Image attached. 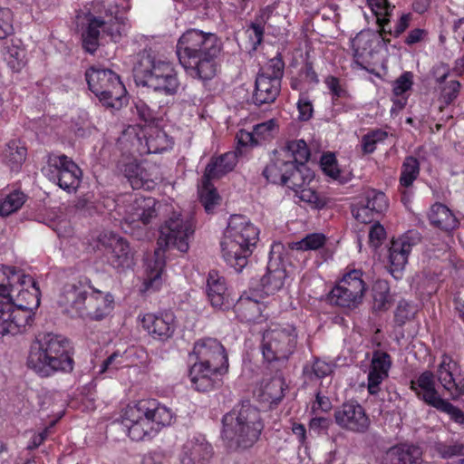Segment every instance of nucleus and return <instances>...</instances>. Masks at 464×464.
<instances>
[{"mask_svg": "<svg viewBox=\"0 0 464 464\" xmlns=\"http://www.w3.org/2000/svg\"><path fill=\"white\" fill-rule=\"evenodd\" d=\"M285 277L286 274L284 268L277 266L272 269L271 266H268L266 274L260 280L263 291L266 295H274L283 287Z\"/></svg>", "mask_w": 464, "mask_h": 464, "instance_id": "39", "label": "nucleus"}, {"mask_svg": "<svg viewBox=\"0 0 464 464\" xmlns=\"http://www.w3.org/2000/svg\"><path fill=\"white\" fill-rule=\"evenodd\" d=\"M422 451L420 448L400 444L388 449L381 457L380 464H421Z\"/></svg>", "mask_w": 464, "mask_h": 464, "instance_id": "27", "label": "nucleus"}, {"mask_svg": "<svg viewBox=\"0 0 464 464\" xmlns=\"http://www.w3.org/2000/svg\"><path fill=\"white\" fill-rule=\"evenodd\" d=\"M385 238L386 231L384 227L379 222L374 223L369 231V244L372 247L378 248Z\"/></svg>", "mask_w": 464, "mask_h": 464, "instance_id": "58", "label": "nucleus"}, {"mask_svg": "<svg viewBox=\"0 0 464 464\" xmlns=\"http://www.w3.org/2000/svg\"><path fill=\"white\" fill-rule=\"evenodd\" d=\"M139 318L142 328L155 340L167 341L175 333L176 321L171 312L160 314L148 313L139 316Z\"/></svg>", "mask_w": 464, "mask_h": 464, "instance_id": "20", "label": "nucleus"}, {"mask_svg": "<svg viewBox=\"0 0 464 464\" xmlns=\"http://www.w3.org/2000/svg\"><path fill=\"white\" fill-rule=\"evenodd\" d=\"M376 214L365 203H360L353 208V216L358 221L367 224L374 219Z\"/></svg>", "mask_w": 464, "mask_h": 464, "instance_id": "61", "label": "nucleus"}, {"mask_svg": "<svg viewBox=\"0 0 464 464\" xmlns=\"http://www.w3.org/2000/svg\"><path fill=\"white\" fill-rule=\"evenodd\" d=\"M25 202V195L14 191L0 198V216L6 217L17 211Z\"/></svg>", "mask_w": 464, "mask_h": 464, "instance_id": "45", "label": "nucleus"}, {"mask_svg": "<svg viewBox=\"0 0 464 464\" xmlns=\"http://www.w3.org/2000/svg\"><path fill=\"white\" fill-rule=\"evenodd\" d=\"M461 84L458 81L449 82L442 89L440 99L442 102L449 105L453 102L459 96Z\"/></svg>", "mask_w": 464, "mask_h": 464, "instance_id": "54", "label": "nucleus"}, {"mask_svg": "<svg viewBox=\"0 0 464 464\" xmlns=\"http://www.w3.org/2000/svg\"><path fill=\"white\" fill-rule=\"evenodd\" d=\"M368 5L376 16H390L394 5H391L388 0H366Z\"/></svg>", "mask_w": 464, "mask_h": 464, "instance_id": "57", "label": "nucleus"}, {"mask_svg": "<svg viewBox=\"0 0 464 464\" xmlns=\"http://www.w3.org/2000/svg\"><path fill=\"white\" fill-rule=\"evenodd\" d=\"M436 409L449 414L454 421L459 424H464V411L455 407L447 400L444 399L443 401H440Z\"/></svg>", "mask_w": 464, "mask_h": 464, "instance_id": "55", "label": "nucleus"}, {"mask_svg": "<svg viewBox=\"0 0 464 464\" xmlns=\"http://www.w3.org/2000/svg\"><path fill=\"white\" fill-rule=\"evenodd\" d=\"M297 343L296 329L292 324L276 326L266 331L261 344L267 362H285L294 353Z\"/></svg>", "mask_w": 464, "mask_h": 464, "instance_id": "11", "label": "nucleus"}, {"mask_svg": "<svg viewBox=\"0 0 464 464\" xmlns=\"http://www.w3.org/2000/svg\"><path fill=\"white\" fill-rule=\"evenodd\" d=\"M27 365L42 377L72 371L73 359L68 340L53 333L40 334L31 345Z\"/></svg>", "mask_w": 464, "mask_h": 464, "instance_id": "5", "label": "nucleus"}, {"mask_svg": "<svg viewBox=\"0 0 464 464\" xmlns=\"http://www.w3.org/2000/svg\"><path fill=\"white\" fill-rule=\"evenodd\" d=\"M237 162V154L232 151L213 157L207 165L203 177L205 179H219L232 171Z\"/></svg>", "mask_w": 464, "mask_h": 464, "instance_id": "31", "label": "nucleus"}, {"mask_svg": "<svg viewBox=\"0 0 464 464\" xmlns=\"http://www.w3.org/2000/svg\"><path fill=\"white\" fill-rule=\"evenodd\" d=\"M218 373L222 372L195 362L189 370L188 377L195 390L208 392L217 384Z\"/></svg>", "mask_w": 464, "mask_h": 464, "instance_id": "30", "label": "nucleus"}, {"mask_svg": "<svg viewBox=\"0 0 464 464\" xmlns=\"http://www.w3.org/2000/svg\"><path fill=\"white\" fill-rule=\"evenodd\" d=\"M49 179L67 192H73L81 183V169L66 155L52 154L48 158Z\"/></svg>", "mask_w": 464, "mask_h": 464, "instance_id": "14", "label": "nucleus"}, {"mask_svg": "<svg viewBox=\"0 0 464 464\" xmlns=\"http://www.w3.org/2000/svg\"><path fill=\"white\" fill-rule=\"evenodd\" d=\"M259 229L245 216L232 215L220 242L221 255L227 266L241 272L248 264L258 241Z\"/></svg>", "mask_w": 464, "mask_h": 464, "instance_id": "6", "label": "nucleus"}, {"mask_svg": "<svg viewBox=\"0 0 464 464\" xmlns=\"http://www.w3.org/2000/svg\"><path fill=\"white\" fill-rule=\"evenodd\" d=\"M207 294L213 307L227 309L232 304L226 280L216 271H210L207 280Z\"/></svg>", "mask_w": 464, "mask_h": 464, "instance_id": "28", "label": "nucleus"}, {"mask_svg": "<svg viewBox=\"0 0 464 464\" xmlns=\"http://www.w3.org/2000/svg\"><path fill=\"white\" fill-rule=\"evenodd\" d=\"M113 296L110 293H104L92 289L87 291L80 318L100 321L107 316L113 308Z\"/></svg>", "mask_w": 464, "mask_h": 464, "instance_id": "22", "label": "nucleus"}, {"mask_svg": "<svg viewBox=\"0 0 464 464\" xmlns=\"http://www.w3.org/2000/svg\"><path fill=\"white\" fill-rule=\"evenodd\" d=\"M174 417L172 410L155 399L140 400L129 404L122 415V424L132 440H141L169 426Z\"/></svg>", "mask_w": 464, "mask_h": 464, "instance_id": "7", "label": "nucleus"}, {"mask_svg": "<svg viewBox=\"0 0 464 464\" xmlns=\"http://www.w3.org/2000/svg\"><path fill=\"white\" fill-rule=\"evenodd\" d=\"M334 369V364L332 362H327L319 358H314V362L311 364H306L303 372L304 375L309 380H318L324 378L330 375Z\"/></svg>", "mask_w": 464, "mask_h": 464, "instance_id": "43", "label": "nucleus"}, {"mask_svg": "<svg viewBox=\"0 0 464 464\" xmlns=\"http://www.w3.org/2000/svg\"><path fill=\"white\" fill-rule=\"evenodd\" d=\"M134 109L135 111H133V112L145 122H151L156 119L155 110L150 108L143 101H138L135 102Z\"/></svg>", "mask_w": 464, "mask_h": 464, "instance_id": "62", "label": "nucleus"}, {"mask_svg": "<svg viewBox=\"0 0 464 464\" xmlns=\"http://www.w3.org/2000/svg\"><path fill=\"white\" fill-rule=\"evenodd\" d=\"M192 354L196 363L226 372L228 368V358L222 343L214 338H203L197 341Z\"/></svg>", "mask_w": 464, "mask_h": 464, "instance_id": "15", "label": "nucleus"}, {"mask_svg": "<svg viewBox=\"0 0 464 464\" xmlns=\"http://www.w3.org/2000/svg\"><path fill=\"white\" fill-rule=\"evenodd\" d=\"M13 14L7 8H0V39L13 34Z\"/></svg>", "mask_w": 464, "mask_h": 464, "instance_id": "52", "label": "nucleus"}, {"mask_svg": "<svg viewBox=\"0 0 464 464\" xmlns=\"http://www.w3.org/2000/svg\"><path fill=\"white\" fill-rule=\"evenodd\" d=\"M435 377L451 400H458L464 394V378L459 364L448 354H443L436 374L424 371L416 380L411 381V389L428 405L436 408L444 400L435 387Z\"/></svg>", "mask_w": 464, "mask_h": 464, "instance_id": "3", "label": "nucleus"}, {"mask_svg": "<svg viewBox=\"0 0 464 464\" xmlns=\"http://www.w3.org/2000/svg\"><path fill=\"white\" fill-rule=\"evenodd\" d=\"M86 30L82 34V46L90 53H93L99 45V36L101 29L103 31L108 22H105V17L100 15L91 16Z\"/></svg>", "mask_w": 464, "mask_h": 464, "instance_id": "36", "label": "nucleus"}, {"mask_svg": "<svg viewBox=\"0 0 464 464\" xmlns=\"http://www.w3.org/2000/svg\"><path fill=\"white\" fill-rule=\"evenodd\" d=\"M200 202L207 213H212L215 207L219 204V196L211 183V179H202V186L198 188Z\"/></svg>", "mask_w": 464, "mask_h": 464, "instance_id": "41", "label": "nucleus"}, {"mask_svg": "<svg viewBox=\"0 0 464 464\" xmlns=\"http://www.w3.org/2000/svg\"><path fill=\"white\" fill-rule=\"evenodd\" d=\"M129 144L130 143H127V147L121 145L122 149H127L131 155V157H127L119 162L121 171L128 179L132 188L150 189L153 188L154 180L152 178H150L145 169L140 166L138 160L135 159L136 154L130 152Z\"/></svg>", "mask_w": 464, "mask_h": 464, "instance_id": "25", "label": "nucleus"}, {"mask_svg": "<svg viewBox=\"0 0 464 464\" xmlns=\"http://www.w3.org/2000/svg\"><path fill=\"white\" fill-rule=\"evenodd\" d=\"M365 204L375 213L380 214L388 208L386 196L383 192L370 189L365 193Z\"/></svg>", "mask_w": 464, "mask_h": 464, "instance_id": "49", "label": "nucleus"}, {"mask_svg": "<svg viewBox=\"0 0 464 464\" xmlns=\"http://www.w3.org/2000/svg\"><path fill=\"white\" fill-rule=\"evenodd\" d=\"M99 240L111 266L120 270L130 268L133 266L134 254L125 238L109 232L101 235Z\"/></svg>", "mask_w": 464, "mask_h": 464, "instance_id": "16", "label": "nucleus"}, {"mask_svg": "<svg viewBox=\"0 0 464 464\" xmlns=\"http://www.w3.org/2000/svg\"><path fill=\"white\" fill-rule=\"evenodd\" d=\"M222 439L234 450L252 448L260 439L265 424L260 411L243 401L222 418Z\"/></svg>", "mask_w": 464, "mask_h": 464, "instance_id": "4", "label": "nucleus"}, {"mask_svg": "<svg viewBox=\"0 0 464 464\" xmlns=\"http://www.w3.org/2000/svg\"><path fill=\"white\" fill-rule=\"evenodd\" d=\"M85 78L89 89L104 106L119 110L127 102L125 86L111 70L92 67Z\"/></svg>", "mask_w": 464, "mask_h": 464, "instance_id": "9", "label": "nucleus"}, {"mask_svg": "<svg viewBox=\"0 0 464 464\" xmlns=\"http://www.w3.org/2000/svg\"><path fill=\"white\" fill-rule=\"evenodd\" d=\"M284 159H287L292 164L304 167L310 158V150L304 140H290L279 152Z\"/></svg>", "mask_w": 464, "mask_h": 464, "instance_id": "35", "label": "nucleus"}, {"mask_svg": "<svg viewBox=\"0 0 464 464\" xmlns=\"http://www.w3.org/2000/svg\"><path fill=\"white\" fill-rule=\"evenodd\" d=\"M430 224L444 231H451L459 227V220L444 204L435 203L428 214Z\"/></svg>", "mask_w": 464, "mask_h": 464, "instance_id": "32", "label": "nucleus"}, {"mask_svg": "<svg viewBox=\"0 0 464 464\" xmlns=\"http://www.w3.org/2000/svg\"><path fill=\"white\" fill-rule=\"evenodd\" d=\"M165 266L164 251L161 248L155 250L154 258L148 262L144 287L146 291L158 290L162 283L161 275Z\"/></svg>", "mask_w": 464, "mask_h": 464, "instance_id": "33", "label": "nucleus"}, {"mask_svg": "<svg viewBox=\"0 0 464 464\" xmlns=\"http://www.w3.org/2000/svg\"><path fill=\"white\" fill-rule=\"evenodd\" d=\"M134 79L138 85L173 95L178 92L179 82L173 65L167 61L142 53L133 68Z\"/></svg>", "mask_w": 464, "mask_h": 464, "instance_id": "8", "label": "nucleus"}, {"mask_svg": "<svg viewBox=\"0 0 464 464\" xmlns=\"http://www.w3.org/2000/svg\"><path fill=\"white\" fill-rule=\"evenodd\" d=\"M278 152V154L266 165L263 170L264 177L274 184L285 182L288 169H293V164Z\"/></svg>", "mask_w": 464, "mask_h": 464, "instance_id": "37", "label": "nucleus"}, {"mask_svg": "<svg viewBox=\"0 0 464 464\" xmlns=\"http://www.w3.org/2000/svg\"><path fill=\"white\" fill-rule=\"evenodd\" d=\"M335 423L343 430L354 433L366 432L371 420L364 408L357 401H347L334 413Z\"/></svg>", "mask_w": 464, "mask_h": 464, "instance_id": "17", "label": "nucleus"}, {"mask_svg": "<svg viewBox=\"0 0 464 464\" xmlns=\"http://www.w3.org/2000/svg\"><path fill=\"white\" fill-rule=\"evenodd\" d=\"M221 44L216 34L197 29L186 31L177 44V55L188 74L203 81L212 79L218 69Z\"/></svg>", "mask_w": 464, "mask_h": 464, "instance_id": "2", "label": "nucleus"}, {"mask_svg": "<svg viewBox=\"0 0 464 464\" xmlns=\"http://www.w3.org/2000/svg\"><path fill=\"white\" fill-rule=\"evenodd\" d=\"M286 384L280 376L273 377L263 388V394L266 401L277 404L285 396Z\"/></svg>", "mask_w": 464, "mask_h": 464, "instance_id": "44", "label": "nucleus"}, {"mask_svg": "<svg viewBox=\"0 0 464 464\" xmlns=\"http://www.w3.org/2000/svg\"><path fill=\"white\" fill-rule=\"evenodd\" d=\"M366 290L363 272L361 269L347 268L331 290L328 299L331 304L337 306L354 309L362 303Z\"/></svg>", "mask_w": 464, "mask_h": 464, "instance_id": "12", "label": "nucleus"}, {"mask_svg": "<svg viewBox=\"0 0 464 464\" xmlns=\"http://www.w3.org/2000/svg\"><path fill=\"white\" fill-rule=\"evenodd\" d=\"M392 304L390 286L385 280H377L372 286V309L375 312L386 311Z\"/></svg>", "mask_w": 464, "mask_h": 464, "instance_id": "40", "label": "nucleus"}, {"mask_svg": "<svg viewBox=\"0 0 464 464\" xmlns=\"http://www.w3.org/2000/svg\"><path fill=\"white\" fill-rule=\"evenodd\" d=\"M299 112L298 119L301 121H308L312 118L314 108L312 102L304 94H300L296 103Z\"/></svg>", "mask_w": 464, "mask_h": 464, "instance_id": "60", "label": "nucleus"}, {"mask_svg": "<svg viewBox=\"0 0 464 464\" xmlns=\"http://www.w3.org/2000/svg\"><path fill=\"white\" fill-rule=\"evenodd\" d=\"M278 130L275 119L256 124L252 131L239 130L237 133V140L241 146H257L271 140Z\"/></svg>", "mask_w": 464, "mask_h": 464, "instance_id": "26", "label": "nucleus"}, {"mask_svg": "<svg viewBox=\"0 0 464 464\" xmlns=\"http://www.w3.org/2000/svg\"><path fill=\"white\" fill-rule=\"evenodd\" d=\"M284 62L281 58L276 57L269 61L266 68L262 74H268L269 78H277L278 82H281V79L284 74Z\"/></svg>", "mask_w": 464, "mask_h": 464, "instance_id": "59", "label": "nucleus"}, {"mask_svg": "<svg viewBox=\"0 0 464 464\" xmlns=\"http://www.w3.org/2000/svg\"><path fill=\"white\" fill-rule=\"evenodd\" d=\"M281 89V82L277 78H269L268 74L259 73L256 79V87L253 95L254 103L262 105L276 101Z\"/></svg>", "mask_w": 464, "mask_h": 464, "instance_id": "29", "label": "nucleus"}, {"mask_svg": "<svg viewBox=\"0 0 464 464\" xmlns=\"http://www.w3.org/2000/svg\"><path fill=\"white\" fill-rule=\"evenodd\" d=\"M391 366V356L387 353L382 351L373 353L367 377V390L371 395L379 393L380 385L388 377Z\"/></svg>", "mask_w": 464, "mask_h": 464, "instance_id": "24", "label": "nucleus"}, {"mask_svg": "<svg viewBox=\"0 0 464 464\" xmlns=\"http://www.w3.org/2000/svg\"><path fill=\"white\" fill-rule=\"evenodd\" d=\"M40 304L34 279L22 270L0 265V337L24 331Z\"/></svg>", "mask_w": 464, "mask_h": 464, "instance_id": "1", "label": "nucleus"}, {"mask_svg": "<svg viewBox=\"0 0 464 464\" xmlns=\"http://www.w3.org/2000/svg\"><path fill=\"white\" fill-rule=\"evenodd\" d=\"M130 143V150L132 154L146 155L161 153L173 145L172 139L157 127H149L139 130L136 127H129L119 138V144L127 147Z\"/></svg>", "mask_w": 464, "mask_h": 464, "instance_id": "10", "label": "nucleus"}, {"mask_svg": "<svg viewBox=\"0 0 464 464\" xmlns=\"http://www.w3.org/2000/svg\"><path fill=\"white\" fill-rule=\"evenodd\" d=\"M321 167L324 172L333 178L337 179L340 171L336 167V160L333 154L324 155L321 159Z\"/></svg>", "mask_w": 464, "mask_h": 464, "instance_id": "63", "label": "nucleus"}, {"mask_svg": "<svg viewBox=\"0 0 464 464\" xmlns=\"http://www.w3.org/2000/svg\"><path fill=\"white\" fill-rule=\"evenodd\" d=\"M263 304L256 299L242 295L235 304L237 317L243 322H255L262 315Z\"/></svg>", "mask_w": 464, "mask_h": 464, "instance_id": "34", "label": "nucleus"}, {"mask_svg": "<svg viewBox=\"0 0 464 464\" xmlns=\"http://www.w3.org/2000/svg\"><path fill=\"white\" fill-rule=\"evenodd\" d=\"M158 202L152 197L136 196L125 207L123 219L126 223L138 227L139 223L149 224L157 217Z\"/></svg>", "mask_w": 464, "mask_h": 464, "instance_id": "21", "label": "nucleus"}, {"mask_svg": "<svg viewBox=\"0 0 464 464\" xmlns=\"http://www.w3.org/2000/svg\"><path fill=\"white\" fill-rule=\"evenodd\" d=\"M116 7L111 6L105 10V22L108 24L103 26V34L111 37V41H120L121 35L125 34L126 24L123 17H120L114 14Z\"/></svg>", "mask_w": 464, "mask_h": 464, "instance_id": "38", "label": "nucleus"}, {"mask_svg": "<svg viewBox=\"0 0 464 464\" xmlns=\"http://www.w3.org/2000/svg\"><path fill=\"white\" fill-rule=\"evenodd\" d=\"M420 241L419 233L408 231L397 239L392 240L389 249L390 272L395 278L401 277L404 269L409 254L413 246Z\"/></svg>", "mask_w": 464, "mask_h": 464, "instance_id": "19", "label": "nucleus"}, {"mask_svg": "<svg viewBox=\"0 0 464 464\" xmlns=\"http://www.w3.org/2000/svg\"><path fill=\"white\" fill-rule=\"evenodd\" d=\"M414 314V308L406 301H400L395 311V321L399 325H402L410 320Z\"/></svg>", "mask_w": 464, "mask_h": 464, "instance_id": "56", "label": "nucleus"}, {"mask_svg": "<svg viewBox=\"0 0 464 464\" xmlns=\"http://www.w3.org/2000/svg\"><path fill=\"white\" fill-rule=\"evenodd\" d=\"M195 231L194 220L189 216L174 213L160 227L158 244L167 247H174L180 252H187L189 247V240Z\"/></svg>", "mask_w": 464, "mask_h": 464, "instance_id": "13", "label": "nucleus"}, {"mask_svg": "<svg viewBox=\"0 0 464 464\" xmlns=\"http://www.w3.org/2000/svg\"><path fill=\"white\" fill-rule=\"evenodd\" d=\"M434 450L443 459L464 456V444L459 441H438Z\"/></svg>", "mask_w": 464, "mask_h": 464, "instance_id": "48", "label": "nucleus"}, {"mask_svg": "<svg viewBox=\"0 0 464 464\" xmlns=\"http://www.w3.org/2000/svg\"><path fill=\"white\" fill-rule=\"evenodd\" d=\"M325 236L322 233H313L307 235L300 241L293 242L290 246L292 249L307 251L316 250L322 247L325 243Z\"/></svg>", "mask_w": 464, "mask_h": 464, "instance_id": "47", "label": "nucleus"}, {"mask_svg": "<svg viewBox=\"0 0 464 464\" xmlns=\"http://www.w3.org/2000/svg\"><path fill=\"white\" fill-rule=\"evenodd\" d=\"M420 175V162L413 156H408L401 168L400 184L402 187H411Z\"/></svg>", "mask_w": 464, "mask_h": 464, "instance_id": "42", "label": "nucleus"}, {"mask_svg": "<svg viewBox=\"0 0 464 464\" xmlns=\"http://www.w3.org/2000/svg\"><path fill=\"white\" fill-rule=\"evenodd\" d=\"M91 286L81 281L65 284L57 296V304L63 314L72 318H80L87 295Z\"/></svg>", "mask_w": 464, "mask_h": 464, "instance_id": "18", "label": "nucleus"}, {"mask_svg": "<svg viewBox=\"0 0 464 464\" xmlns=\"http://www.w3.org/2000/svg\"><path fill=\"white\" fill-rule=\"evenodd\" d=\"M412 85V73L406 72L401 74L393 84V92L395 95H401L411 89Z\"/></svg>", "mask_w": 464, "mask_h": 464, "instance_id": "64", "label": "nucleus"}, {"mask_svg": "<svg viewBox=\"0 0 464 464\" xmlns=\"http://www.w3.org/2000/svg\"><path fill=\"white\" fill-rule=\"evenodd\" d=\"M325 84L332 94V99L334 102L339 98L349 97L347 90L341 84V82L338 78L334 76H328L325 79Z\"/></svg>", "mask_w": 464, "mask_h": 464, "instance_id": "53", "label": "nucleus"}, {"mask_svg": "<svg viewBox=\"0 0 464 464\" xmlns=\"http://www.w3.org/2000/svg\"><path fill=\"white\" fill-rule=\"evenodd\" d=\"M5 158L10 169L17 170L26 159V149L12 141L5 150Z\"/></svg>", "mask_w": 464, "mask_h": 464, "instance_id": "46", "label": "nucleus"}, {"mask_svg": "<svg viewBox=\"0 0 464 464\" xmlns=\"http://www.w3.org/2000/svg\"><path fill=\"white\" fill-rule=\"evenodd\" d=\"M300 167L301 166L293 164V169H288L287 174L285 176V182H283L282 185H285L297 192L298 189L304 186L306 179L309 178L308 176L304 177L303 175Z\"/></svg>", "mask_w": 464, "mask_h": 464, "instance_id": "50", "label": "nucleus"}, {"mask_svg": "<svg viewBox=\"0 0 464 464\" xmlns=\"http://www.w3.org/2000/svg\"><path fill=\"white\" fill-rule=\"evenodd\" d=\"M213 456V448L202 435L188 438L179 454L181 464H208Z\"/></svg>", "mask_w": 464, "mask_h": 464, "instance_id": "23", "label": "nucleus"}, {"mask_svg": "<svg viewBox=\"0 0 464 464\" xmlns=\"http://www.w3.org/2000/svg\"><path fill=\"white\" fill-rule=\"evenodd\" d=\"M372 34L369 32H360L353 40L352 45L355 57L362 56L363 53L372 47Z\"/></svg>", "mask_w": 464, "mask_h": 464, "instance_id": "51", "label": "nucleus"}]
</instances>
